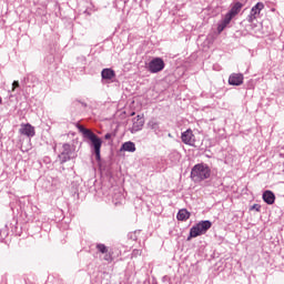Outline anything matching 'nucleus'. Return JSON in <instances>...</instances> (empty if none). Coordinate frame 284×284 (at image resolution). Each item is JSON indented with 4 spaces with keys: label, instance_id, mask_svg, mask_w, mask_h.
<instances>
[{
    "label": "nucleus",
    "instance_id": "25",
    "mask_svg": "<svg viewBox=\"0 0 284 284\" xmlns=\"http://www.w3.org/2000/svg\"><path fill=\"white\" fill-rule=\"evenodd\" d=\"M16 88H19V81H13V83H12V90H14Z\"/></svg>",
    "mask_w": 284,
    "mask_h": 284
},
{
    "label": "nucleus",
    "instance_id": "21",
    "mask_svg": "<svg viewBox=\"0 0 284 284\" xmlns=\"http://www.w3.org/2000/svg\"><path fill=\"white\" fill-rule=\"evenodd\" d=\"M139 234H141V231H135L133 233H130L129 239H131V241H138Z\"/></svg>",
    "mask_w": 284,
    "mask_h": 284
},
{
    "label": "nucleus",
    "instance_id": "4",
    "mask_svg": "<svg viewBox=\"0 0 284 284\" xmlns=\"http://www.w3.org/2000/svg\"><path fill=\"white\" fill-rule=\"evenodd\" d=\"M148 68L151 74H156L158 72L163 71V69L165 68V62L161 58H154L149 62Z\"/></svg>",
    "mask_w": 284,
    "mask_h": 284
},
{
    "label": "nucleus",
    "instance_id": "12",
    "mask_svg": "<svg viewBox=\"0 0 284 284\" xmlns=\"http://www.w3.org/2000/svg\"><path fill=\"white\" fill-rule=\"evenodd\" d=\"M262 199L264 202H266L267 205H274V202L276 201V195H274V192L272 191H265L262 195Z\"/></svg>",
    "mask_w": 284,
    "mask_h": 284
},
{
    "label": "nucleus",
    "instance_id": "19",
    "mask_svg": "<svg viewBox=\"0 0 284 284\" xmlns=\"http://www.w3.org/2000/svg\"><path fill=\"white\" fill-rule=\"evenodd\" d=\"M123 201H125V197L120 192H118L113 195L112 202L114 203V205H121V203H123Z\"/></svg>",
    "mask_w": 284,
    "mask_h": 284
},
{
    "label": "nucleus",
    "instance_id": "13",
    "mask_svg": "<svg viewBox=\"0 0 284 284\" xmlns=\"http://www.w3.org/2000/svg\"><path fill=\"white\" fill-rule=\"evenodd\" d=\"M120 152H136V144H134L132 141L124 142L120 149Z\"/></svg>",
    "mask_w": 284,
    "mask_h": 284
},
{
    "label": "nucleus",
    "instance_id": "15",
    "mask_svg": "<svg viewBox=\"0 0 284 284\" xmlns=\"http://www.w3.org/2000/svg\"><path fill=\"white\" fill-rule=\"evenodd\" d=\"M196 226L200 229V232L202 234H205V232H207V230H210V227H212V222L210 221H201L200 223L196 224Z\"/></svg>",
    "mask_w": 284,
    "mask_h": 284
},
{
    "label": "nucleus",
    "instance_id": "14",
    "mask_svg": "<svg viewBox=\"0 0 284 284\" xmlns=\"http://www.w3.org/2000/svg\"><path fill=\"white\" fill-rule=\"evenodd\" d=\"M101 77L105 81H112V79H114V77H116V74L114 73V70H112V69H103L101 72Z\"/></svg>",
    "mask_w": 284,
    "mask_h": 284
},
{
    "label": "nucleus",
    "instance_id": "7",
    "mask_svg": "<svg viewBox=\"0 0 284 284\" xmlns=\"http://www.w3.org/2000/svg\"><path fill=\"white\" fill-rule=\"evenodd\" d=\"M19 132L22 134V136H28V139H32V136L37 134L34 126H32L30 123H22L20 125Z\"/></svg>",
    "mask_w": 284,
    "mask_h": 284
},
{
    "label": "nucleus",
    "instance_id": "26",
    "mask_svg": "<svg viewBox=\"0 0 284 284\" xmlns=\"http://www.w3.org/2000/svg\"><path fill=\"white\" fill-rule=\"evenodd\" d=\"M104 139H105L106 141H110V139H112V133H106V134L104 135Z\"/></svg>",
    "mask_w": 284,
    "mask_h": 284
},
{
    "label": "nucleus",
    "instance_id": "16",
    "mask_svg": "<svg viewBox=\"0 0 284 284\" xmlns=\"http://www.w3.org/2000/svg\"><path fill=\"white\" fill-rule=\"evenodd\" d=\"M201 235H203V233L201 232V229H199L197 225H194L190 230V236L187 237V241H190L191 239H196V236H201Z\"/></svg>",
    "mask_w": 284,
    "mask_h": 284
},
{
    "label": "nucleus",
    "instance_id": "20",
    "mask_svg": "<svg viewBox=\"0 0 284 284\" xmlns=\"http://www.w3.org/2000/svg\"><path fill=\"white\" fill-rule=\"evenodd\" d=\"M78 130H79V132H81V134H83L84 139H88V136H90L93 133L91 130L85 129L81 124H78Z\"/></svg>",
    "mask_w": 284,
    "mask_h": 284
},
{
    "label": "nucleus",
    "instance_id": "10",
    "mask_svg": "<svg viewBox=\"0 0 284 284\" xmlns=\"http://www.w3.org/2000/svg\"><path fill=\"white\" fill-rule=\"evenodd\" d=\"M232 19H234V16L227 12L224 17V19L219 23L217 26V32H223L227 26H230Z\"/></svg>",
    "mask_w": 284,
    "mask_h": 284
},
{
    "label": "nucleus",
    "instance_id": "9",
    "mask_svg": "<svg viewBox=\"0 0 284 284\" xmlns=\"http://www.w3.org/2000/svg\"><path fill=\"white\" fill-rule=\"evenodd\" d=\"M146 128H149V130H152V132H154L156 136H160L161 132H163V130L161 129V123L154 119L148 122Z\"/></svg>",
    "mask_w": 284,
    "mask_h": 284
},
{
    "label": "nucleus",
    "instance_id": "28",
    "mask_svg": "<svg viewBox=\"0 0 284 284\" xmlns=\"http://www.w3.org/2000/svg\"><path fill=\"white\" fill-rule=\"evenodd\" d=\"M124 3L126 2V1H130V0H122Z\"/></svg>",
    "mask_w": 284,
    "mask_h": 284
},
{
    "label": "nucleus",
    "instance_id": "3",
    "mask_svg": "<svg viewBox=\"0 0 284 284\" xmlns=\"http://www.w3.org/2000/svg\"><path fill=\"white\" fill-rule=\"evenodd\" d=\"M89 141H91V148L95 154V160L101 161V146L103 145V141L99 138L94 132L88 136Z\"/></svg>",
    "mask_w": 284,
    "mask_h": 284
},
{
    "label": "nucleus",
    "instance_id": "5",
    "mask_svg": "<svg viewBox=\"0 0 284 284\" xmlns=\"http://www.w3.org/2000/svg\"><path fill=\"white\" fill-rule=\"evenodd\" d=\"M143 125H145V120L142 115H136L132 119V126L130 128L131 134H136V132H141L143 130Z\"/></svg>",
    "mask_w": 284,
    "mask_h": 284
},
{
    "label": "nucleus",
    "instance_id": "29",
    "mask_svg": "<svg viewBox=\"0 0 284 284\" xmlns=\"http://www.w3.org/2000/svg\"><path fill=\"white\" fill-rule=\"evenodd\" d=\"M82 105H84V108H85V103H82Z\"/></svg>",
    "mask_w": 284,
    "mask_h": 284
},
{
    "label": "nucleus",
    "instance_id": "11",
    "mask_svg": "<svg viewBox=\"0 0 284 284\" xmlns=\"http://www.w3.org/2000/svg\"><path fill=\"white\" fill-rule=\"evenodd\" d=\"M243 74L242 73H232L229 78L230 85H243Z\"/></svg>",
    "mask_w": 284,
    "mask_h": 284
},
{
    "label": "nucleus",
    "instance_id": "22",
    "mask_svg": "<svg viewBox=\"0 0 284 284\" xmlns=\"http://www.w3.org/2000/svg\"><path fill=\"white\" fill-rule=\"evenodd\" d=\"M97 250H99L102 254H108V247L105 244H98Z\"/></svg>",
    "mask_w": 284,
    "mask_h": 284
},
{
    "label": "nucleus",
    "instance_id": "1",
    "mask_svg": "<svg viewBox=\"0 0 284 284\" xmlns=\"http://www.w3.org/2000/svg\"><path fill=\"white\" fill-rule=\"evenodd\" d=\"M212 174V170L207 164H195L191 170V179L194 183H201V181H205V179H210Z\"/></svg>",
    "mask_w": 284,
    "mask_h": 284
},
{
    "label": "nucleus",
    "instance_id": "8",
    "mask_svg": "<svg viewBox=\"0 0 284 284\" xmlns=\"http://www.w3.org/2000/svg\"><path fill=\"white\" fill-rule=\"evenodd\" d=\"M181 140L182 142H184L185 145H194V143L196 142L194 133L190 129L182 133Z\"/></svg>",
    "mask_w": 284,
    "mask_h": 284
},
{
    "label": "nucleus",
    "instance_id": "2",
    "mask_svg": "<svg viewBox=\"0 0 284 284\" xmlns=\"http://www.w3.org/2000/svg\"><path fill=\"white\" fill-rule=\"evenodd\" d=\"M58 159L60 163H68V161H72V159H77V151L74 146L69 143L62 144L59 151Z\"/></svg>",
    "mask_w": 284,
    "mask_h": 284
},
{
    "label": "nucleus",
    "instance_id": "27",
    "mask_svg": "<svg viewBox=\"0 0 284 284\" xmlns=\"http://www.w3.org/2000/svg\"><path fill=\"white\" fill-rule=\"evenodd\" d=\"M2 101H3V100H2L1 97H0V104L2 103Z\"/></svg>",
    "mask_w": 284,
    "mask_h": 284
},
{
    "label": "nucleus",
    "instance_id": "17",
    "mask_svg": "<svg viewBox=\"0 0 284 284\" xmlns=\"http://www.w3.org/2000/svg\"><path fill=\"white\" fill-rule=\"evenodd\" d=\"M178 221H187L190 219V212L185 209H182L178 212Z\"/></svg>",
    "mask_w": 284,
    "mask_h": 284
},
{
    "label": "nucleus",
    "instance_id": "24",
    "mask_svg": "<svg viewBox=\"0 0 284 284\" xmlns=\"http://www.w3.org/2000/svg\"><path fill=\"white\" fill-rule=\"evenodd\" d=\"M104 261H112V255L111 254H105L104 255Z\"/></svg>",
    "mask_w": 284,
    "mask_h": 284
},
{
    "label": "nucleus",
    "instance_id": "6",
    "mask_svg": "<svg viewBox=\"0 0 284 284\" xmlns=\"http://www.w3.org/2000/svg\"><path fill=\"white\" fill-rule=\"evenodd\" d=\"M265 8V4L263 2H257L252 9L247 17L248 23H254V20L257 19L258 14H261V10Z\"/></svg>",
    "mask_w": 284,
    "mask_h": 284
},
{
    "label": "nucleus",
    "instance_id": "23",
    "mask_svg": "<svg viewBox=\"0 0 284 284\" xmlns=\"http://www.w3.org/2000/svg\"><path fill=\"white\" fill-rule=\"evenodd\" d=\"M252 210H256V212H261V205L254 204V205L252 206Z\"/></svg>",
    "mask_w": 284,
    "mask_h": 284
},
{
    "label": "nucleus",
    "instance_id": "18",
    "mask_svg": "<svg viewBox=\"0 0 284 284\" xmlns=\"http://www.w3.org/2000/svg\"><path fill=\"white\" fill-rule=\"evenodd\" d=\"M242 9H243V3L236 2V3L232 7V9L229 11V13H231L233 17H236V14H239Z\"/></svg>",
    "mask_w": 284,
    "mask_h": 284
}]
</instances>
